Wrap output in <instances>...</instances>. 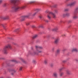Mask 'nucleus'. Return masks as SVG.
I'll use <instances>...</instances> for the list:
<instances>
[{
  "mask_svg": "<svg viewBox=\"0 0 78 78\" xmlns=\"http://www.w3.org/2000/svg\"><path fill=\"white\" fill-rule=\"evenodd\" d=\"M27 6V5H24L21 6H19L18 5H15L14 7H13L12 8V9L14 11L16 12V11H17L18 10H20L21 9H25L26 7Z\"/></svg>",
  "mask_w": 78,
  "mask_h": 78,
  "instance_id": "1",
  "label": "nucleus"
},
{
  "mask_svg": "<svg viewBox=\"0 0 78 78\" xmlns=\"http://www.w3.org/2000/svg\"><path fill=\"white\" fill-rule=\"evenodd\" d=\"M45 13H49V14L47 15V17L50 20L51 18V15L52 16L53 18H56V15L52 12H50L49 10H47L45 12Z\"/></svg>",
  "mask_w": 78,
  "mask_h": 78,
  "instance_id": "2",
  "label": "nucleus"
},
{
  "mask_svg": "<svg viewBox=\"0 0 78 78\" xmlns=\"http://www.w3.org/2000/svg\"><path fill=\"white\" fill-rule=\"evenodd\" d=\"M36 49V52H34V55H38V53H42V51L38 50L37 49H43V48L42 47L39 46H35Z\"/></svg>",
  "mask_w": 78,
  "mask_h": 78,
  "instance_id": "3",
  "label": "nucleus"
},
{
  "mask_svg": "<svg viewBox=\"0 0 78 78\" xmlns=\"http://www.w3.org/2000/svg\"><path fill=\"white\" fill-rule=\"evenodd\" d=\"M12 47H11V45H7L3 48V53H4V54H7L8 53V52H7V49H8V48H10V49H11Z\"/></svg>",
  "mask_w": 78,
  "mask_h": 78,
  "instance_id": "4",
  "label": "nucleus"
},
{
  "mask_svg": "<svg viewBox=\"0 0 78 78\" xmlns=\"http://www.w3.org/2000/svg\"><path fill=\"white\" fill-rule=\"evenodd\" d=\"M76 1H75L72 2L71 3H69L66 5L67 6H74L75 5H76Z\"/></svg>",
  "mask_w": 78,
  "mask_h": 78,
  "instance_id": "5",
  "label": "nucleus"
},
{
  "mask_svg": "<svg viewBox=\"0 0 78 78\" xmlns=\"http://www.w3.org/2000/svg\"><path fill=\"white\" fill-rule=\"evenodd\" d=\"M31 15H32V13H30L28 14V15L23 16L22 17V19L21 20L22 21L24 20H25V19L28 17L30 16H31Z\"/></svg>",
  "mask_w": 78,
  "mask_h": 78,
  "instance_id": "6",
  "label": "nucleus"
},
{
  "mask_svg": "<svg viewBox=\"0 0 78 78\" xmlns=\"http://www.w3.org/2000/svg\"><path fill=\"white\" fill-rule=\"evenodd\" d=\"M73 19L75 20L78 18V16H77V13H75L74 12V14L73 16Z\"/></svg>",
  "mask_w": 78,
  "mask_h": 78,
  "instance_id": "7",
  "label": "nucleus"
},
{
  "mask_svg": "<svg viewBox=\"0 0 78 78\" xmlns=\"http://www.w3.org/2000/svg\"><path fill=\"white\" fill-rule=\"evenodd\" d=\"M74 51H76V52L78 51V49L75 47L71 49V52H74Z\"/></svg>",
  "mask_w": 78,
  "mask_h": 78,
  "instance_id": "8",
  "label": "nucleus"
},
{
  "mask_svg": "<svg viewBox=\"0 0 78 78\" xmlns=\"http://www.w3.org/2000/svg\"><path fill=\"white\" fill-rule=\"evenodd\" d=\"M59 41V39L58 38H56L55 39V40L54 42V43L55 44H57L58 43Z\"/></svg>",
  "mask_w": 78,
  "mask_h": 78,
  "instance_id": "9",
  "label": "nucleus"
},
{
  "mask_svg": "<svg viewBox=\"0 0 78 78\" xmlns=\"http://www.w3.org/2000/svg\"><path fill=\"white\" fill-rule=\"evenodd\" d=\"M19 2V0H12L10 1L11 3H16Z\"/></svg>",
  "mask_w": 78,
  "mask_h": 78,
  "instance_id": "10",
  "label": "nucleus"
},
{
  "mask_svg": "<svg viewBox=\"0 0 78 78\" xmlns=\"http://www.w3.org/2000/svg\"><path fill=\"white\" fill-rule=\"evenodd\" d=\"M53 76L55 77V78H56L58 76V73L56 72H55L53 73Z\"/></svg>",
  "mask_w": 78,
  "mask_h": 78,
  "instance_id": "11",
  "label": "nucleus"
},
{
  "mask_svg": "<svg viewBox=\"0 0 78 78\" xmlns=\"http://www.w3.org/2000/svg\"><path fill=\"white\" fill-rule=\"evenodd\" d=\"M78 7H76L75 8V10L74 11V12L75 13H78Z\"/></svg>",
  "mask_w": 78,
  "mask_h": 78,
  "instance_id": "12",
  "label": "nucleus"
},
{
  "mask_svg": "<svg viewBox=\"0 0 78 78\" xmlns=\"http://www.w3.org/2000/svg\"><path fill=\"white\" fill-rule=\"evenodd\" d=\"M12 73H11V75H14V73H15L16 72V71H15V70H12Z\"/></svg>",
  "mask_w": 78,
  "mask_h": 78,
  "instance_id": "13",
  "label": "nucleus"
},
{
  "mask_svg": "<svg viewBox=\"0 0 78 78\" xmlns=\"http://www.w3.org/2000/svg\"><path fill=\"white\" fill-rule=\"evenodd\" d=\"M56 6H57V5H54L53 6L51 5H50V7H51V8H53V7H54V8H56Z\"/></svg>",
  "mask_w": 78,
  "mask_h": 78,
  "instance_id": "14",
  "label": "nucleus"
},
{
  "mask_svg": "<svg viewBox=\"0 0 78 78\" xmlns=\"http://www.w3.org/2000/svg\"><path fill=\"white\" fill-rule=\"evenodd\" d=\"M3 19H9V16H7L3 18Z\"/></svg>",
  "mask_w": 78,
  "mask_h": 78,
  "instance_id": "15",
  "label": "nucleus"
},
{
  "mask_svg": "<svg viewBox=\"0 0 78 78\" xmlns=\"http://www.w3.org/2000/svg\"><path fill=\"white\" fill-rule=\"evenodd\" d=\"M66 73L68 75H70V71L69 70H66Z\"/></svg>",
  "mask_w": 78,
  "mask_h": 78,
  "instance_id": "16",
  "label": "nucleus"
},
{
  "mask_svg": "<svg viewBox=\"0 0 78 78\" xmlns=\"http://www.w3.org/2000/svg\"><path fill=\"white\" fill-rule=\"evenodd\" d=\"M58 29L57 28H54L53 29H52V31H56L57 30H58Z\"/></svg>",
  "mask_w": 78,
  "mask_h": 78,
  "instance_id": "17",
  "label": "nucleus"
},
{
  "mask_svg": "<svg viewBox=\"0 0 78 78\" xmlns=\"http://www.w3.org/2000/svg\"><path fill=\"white\" fill-rule=\"evenodd\" d=\"M44 63L45 64H47L48 63V60H45L44 61Z\"/></svg>",
  "mask_w": 78,
  "mask_h": 78,
  "instance_id": "18",
  "label": "nucleus"
},
{
  "mask_svg": "<svg viewBox=\"0 0 78 78\" xmlns=\"http://www.w3.org/2000/svg\"><path fill=\"white\" fill-rule=\"evenodd\" d=\"M36 2L35 1H32L29 2V4H31V3H35Z\"/></svg>",
  "mask_w": 78,
  "mask_h": 78,
  "instance_id": "19",
  "label": "nucleus"
},
{
  "mask_svg": "<svg viewBox=\"0 0 78 78\" xmlns=\"http://www.w3.org/2000/svg\"><path fill=\"white\" fill-rule=\"evenodd\" d=\"M37 37V35H35L32 38L33 39H36Z\"/></svg>",
  "mask_w": 78,
  "mask_h": 78,
  "instance_id": "20",
  "label": "nucleus"
},
{
  "mask_svg": "<svg viewBox=\"0 0 78 78\" xmlns=\"http://www.w3.org/2000/svg\"><path fill=\"white\" fill-rule=\"evenodd\" d=\"M60 53V49H58L57 51V52H56V53L57 54H59Z\"/></svg>",
  "mask_w": 78,
  "mask_h": 78,
  "instance_id": "21",
  "label": "nucleus"
},
{
  "mask_svg": "<svg viewBox=\"0 0 78 78\" xmlns=\"http://www.w3.org/2000/svg\"><path fill=\"white\" fill-rule=\"evenodd\" d=\"M66 16L67 17H69V16H70V13H66Z\"/></svg>",
  "mask_w": 78,
  "mask_h": 78,
  "instance_id": "22",
  "label": "nucleus"
},
{
  "mask_svg": "<svg viewBox=\"0 0 78 78\" xmlns=\"http://www.w3.org/2000/svg\"><path fill=\"white\" fill-rule=\"evenodd\" d=\"M39 28H44V26L42 24H41L38 26Z\"/></svg>",
  "mask_w": 78,
  "mask_h": 78,
  "instance_id": "23",
  "label": "nucleus"
},
{
  "mask_svg": "<svg viewBox=\"0 0 78 78\" xmlns=\"http://www.w3.org/2000/svg\"><path fill=\"white\" fill-rule=\"evenodd\" d=\"M54 12L55 13H58V10L56 9H55L54 11Z\"/></svg>",
  "mask_w": 78,
  "mask_h": 78,
  "instance_id": "24",
  "label": "nucleus"
},
{
  "mask_svg": "<svg viewBox=\"0 0 78 78\" xmlns=\"http://www.w3.org/2000/svg\"><path fill=\"white\" fill-rule=\"evenodd\" d=\"M41 9H36V11H37V12H39V11H41Z\"/></svg>",
  "mask_w": 78,
  "mask_h": 78,
  "instance_id": "25",
  "label": "nucleus"
},
{
  "mask_svg": "<svg viewBox=\"0 0 78 78\" xmlns=\"http://www.w3.org/2000/svg\"><path fill=\"white\" fill-rule=\"evenodd\" d=\"M34 64H36V61L35 60H33L32 62Z\"/></svg>",
  "mask_w": 78,
  "mask_h": 78,
  "instance_id": "26",
  "label": "nucleus"
},
{
  "mask_svg": "<svg viewBox=\"0 0 78 78\" xmlns=\"http://www.w3.org/2000/svg\"><path fill=\"white\" fill-rule=\"evenodd\" d=\"M69 10V9H65L64 11H68Z\"/></svg>",
  "mask_w": 78,
  "mask_h": 78,
  "instance_id": "27",
  "label": "nucleus"
},
{
  "mask_svg": "<svg viewBox=\"0 0 78 78\" xmlns=\"http://www.w3.org/2000/svg\"><path fill=\"white\" fill-rule=\"evenodd\" d=\"M37 14V12H35V13H34L33 15V16H34Z\"/></svg>",
  "mask_w": 78,
  "mask_h": 78,
  "instance_id": "28",
  "label": "nucleus"
},
{
  "mask_svg": "<svg viewBox=\"0 0 78 78\" xmlns=\"http://www.w3.org/2000/svg\"><path fill=\"white\" fill-rule=\"evenodd\" d=\"M63 74H64V73H61L60 74V76H61L63 75Z\"/></svg>",
  "mask_w": 78,
  "mask_h": 78,
  "instance_id": "29",
  "label": "nucleus"
},
{
  "mask_svg": "<svg viewBox=\"0 0 78 78\" xmlns=\"http://www.w3.org/2000/svg\"><path fill=\"white\" fill-rule=\"evenodd\" d=\"M44 21L45 22H46V23H48V21L47 20H44Z\"/></svg>",
  "mask_w": 78,
  "mask_h": 78,
  "instance_id": "30",
  "label": "nucleus"
},
{
  "mask_svg": "<svg viewBox=\"0 0 78 78\" xmlns=\"http://www.w3.org/2000/svg\"><path fill=\"white\" fill-rule=\"evenodd\" d=\"M63 17H66V13L63 14Z\"/></svg>",
  "mask_w": 78,
  "mask_h": 78,
  "instance_id": "31",
  "label": "nucleus"
},
{
  "mask_svg": "<svg viewBox=\"0 0 78 78\" xmlns=\"http://www.w3.org/2000/svg\"><path fill=\"white\" fill-rule=\"evenodd\" d=\"M3 2V0H0V4L2 3Z\"/></svg>",
  "mask_w": 78,
  "mask_h": 78,
  "instance_id": "32",
  "label": "nucleus"
},
{
  "mask_svg": "<svg viewBox=\"0 0 78 78\" xmlns=\"http://www.w3.org/2000/svg\"><path fill=\"white\" fill-rule=\"evenodd\" d=\"M22 67H21L20 68L19 70L20 71L22 70Z\"/></svg>",
  "mask_w": 78,
  "mask_h": 78,
  "instance_id": "33",
  "label": "nucleus"
},
{
  "mask_svg": "<svg viewBox=\"0 0 78 78\" xmlns=\"http://www.w3.org/2000/svg\"><path fill=\"white\" fill-rule=\"evenodd\" d=\"M26 25H30V23H26Z\"/></svg>",
  "mask_w": 78,
  "mask_h": 78,
  "instance_id": "34",
  "label": "nucleus"
},
{
  "mask_svg": "<svg viewBox=\"0 0 78 78\" xmlns=\"http://www.w3.org/2000/svg\"><path fill=\"white\" fill-rule=\"evenodd\" d=\"M12 62H16V60H12Z\"/></svg>",
  "mask_w": 78,
  "mask_h": 78,
  "instance_id": "35",
  "label": "nucleus"
},
{
  "mask_svg": "<svg viewBox=\"0 0 78 78\" xmlns=\"http://www.w3.org/2000/svg\"><path fill=\"white\" fill-rule=\"evenodd\" d=\"M66 50V49H63L62 50L63 51H65Z\"/></svg>",
  "mask_w": 78,
  "mask_h": 78,
  "instance_id": "36",
  "label": "nucleus"
},
{
  "mask_svg": "<svg viewBox=\"0 0 78 78\" xmlns=\"http://www.w3.org/2000/svg\"><path fill=\"white\" fill-rule=\"evenodd\" d=\"M39 17L40 19H41L42 17V15H41L39 16Z\"/></svg>",
  "mask_w": 78,
  "mask_h": 78,
  "instance_id": "37",
  "label": "nucleus"
},
{
  "mask_svg": "<svg viewBox=\"0 0 78 78\" xmlns=\"http://www.w3.org/2000/svg\"><path fill=\"white\" fill-rule=\"evenodd\" d=\"M32 28H35V26H34V25H32Z\"/></svg>",
  "mask_w": 78,
  "mask_h": 78,
  "instance_id": "38",
  "label": "nucleus"
},
{
  "mask_svg": "<svg viewBox=\"0 0 78 78\" xmlns=\"http://www.w3.org/2000/svg\"><path fill=\"white\" fill-rule=\"evenodd\" d=\"M1 25H2V26L3 27H4V25H5V24H1Z\"/></svg>",
  "mask_w": 78,
  "mask_h": 78,
  "instance_id": "39",
  "label": "nucleus"
},
{
  "mask_svg": "<svg viewBox=\"0 0 78 78\" xmlns=\"http://www.w3.org/2000/svg\"><path fill=\"white\" fill-rule=\"evenodd\" d=\"M53 66V64H51V67H52V66Z\"/></svg>",
  "mask_w": 78,
  "mask_h": 78,
  "instance_id": "40",
  "label": "nucleus"
},
{
  "mask_svg": "<svg viewBox=\"0 0 78 78\" xmlns=\"http://www.w3.org/2000/svg\"><path fill=\"white\" fill-rule=\"evenodd\" d=\"M63 62H66V61L65 60H64L63 61Z\"/></svg>",
  "mask_w": 78,
  "mask_h": 78,
  "instance_id": "41",
  "label": "nucleus"
},
{
  "mask_svg": "<svg viewBox=\"0 0 78 78\" xmlns=\"http://www.w3.org/2000/svg\"><path fill=\"white\" fill-rule=\"evenodd\" d=\"M75 60H76V61H78V59H75Z\"/></svg>",
  "mask_w": 78,
  "mask_h": 78,
  "instance_id": "42",
  "label": "nucleus"
},
{
  "mask_svg": "<svg viewBox=\"0 0 78 78\" xmlns=\"http://www.w3.org/2000/svg\"><path fill=\"white\" fill-rule=\"evenodd\" d=\"M0 78H4V77H3V76H2L0 77Z\"/></svg>",
  "mask_w": 78,
  "mask_h": 78,
  "instance_id": "43",
  "label": "nucleus"
},
{
  "mask_svg": "<svg viewBox=\"0 0 78 78\" xmlns=\"http://www.w3.org/2000/svg\"><path fill=\"white\" fill-rule=\"evenodd\" d=\"M21 60H22V61H23V59L22 58H21Z\"/></svg>",
  "mask_w": 78,
  "mask_h": 78,
  "instance_id": "44",
  "label": "nucleus"
},
{
  "mask_svg": "<svg viewBox=\"0 0 78 78\" xmlns=\"http://www.w3.org/2000/svg\"><path fill=\"white\" fill-rule=\"evenodd\" d=\"M72 21L71 20L69 21V22H71Z\"/></svg>",
  "mask_w": 78,
  "mask_h": 78,
  "instance_id": "45",
  "label": "nucleus"
},
{
  "mask_svg": "<svg viewBox=\"0 0 78 78\" xmlns=\"http://www.w3.org/2000/svg\"><path fill=\"white\" fill-rule=\"evenodd\" d=\"M7 78H11L10 77H7Z\"/></svg>",
  "mask_w": 78,
  "mask_h": 78,
  "instance_id": "46",
  "label": "nucleus"
},
{
  "mask_svg": "<svg viewBox=\"0 0 78 78\" xmlns=\"http://www.w3.org/2000/svg\"><path fill=\"white\" fill-rule=\"evenodd\" d=\"M19 28H18V29H16V30H19Z\"/></svg>",
  "mask_w": 78,
  "mask_h": 78,
  "instance_id": "47",
  "label": "nucleus"
},
{
  "mask_svg": "<svg viewBox=\"0 0 78 78\" xmlns=\"http://www.w3.org/2000/svg\"><path fill=\"white\" fill-rule=\"evenodd\" d=\"M62 69H60V70H61Z\"/></svg>",
  "mask_w": 78,
  "mask_h": 78,
  "instance_id": "48",
  "label": "nucleus"
},
{
  "mask_svg": "<svg viewBox=\"0 0 78 78\" xmlns=\"http://www.w3.org/2000/svg\"><path fill=\"white\" fill-rule=\"evenodd\" d=\"M63 36H65V34H63Z\"/></svg>",
  "mask_w": 78,
  "mask_h": 78,
  "instance_id": "49",
  "label": "nucleus"
},
{
  "mask_svg": "<svg viewBox=\"0 0 78 78\" xmlns=\"http://www.w3.org/2000/svg\"><path fill=\"white\" fill-rule=\"evenodd\" d=\"M52 49H53V50H54V48H52Z\"/></svg>",
  "mask_w": 78,
  "mask_h": 78,
  "instance_id": "50",
  "label": "nucleus"
},
{
  "mask_svg": "<svg viewBox=\"0 0 78 78\" xmlns=\"http://www.w3.org/2000/svg\"><path fill=\"white\" fill-rule=\"evenodd\" d=\"M5 5H6V4H5Z\"/></svg>",
  "mask_w": 78,
  "mask_h": 78,
  "instance_id": "51",
  "label": "nucleus"
},
{
  "mask_svg": "<svg viewBox=\"0 0 78 78\" xmlns=\"http://www.w3.org/2000/svg\"><path fill=\"white\" fill-rule=\"evenodd\" d=\"M0 18H1V17L0 16Z\"/></svg>",
  "mask_w": 78,
  "mask_h": 78,
  "instance_id": "52",
  "label": "nucleus"
},
{
  "mask_svg": "<svg viewBox=\"0 0 78 78\" xmlns=\"http://www.w3.org/2000/svg\"><path fill=\"white\" fill-rule=\"evenodd\" d=\"M1 59V58H0V59Z\"/></svg>",
  "mask_w": 78,
  "mask_h": 78,
  "instance_id": "53",
  "label": "nucleus"
}]
</instances>
